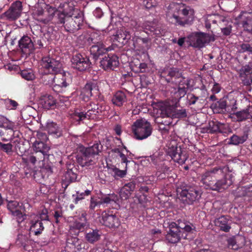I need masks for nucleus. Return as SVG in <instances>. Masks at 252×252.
<instances>
[{
    "label": "nucleus",
    "instance_id": "obj_11",
    "mask_svg": "<svg viewBox=\"0 0 252 252\" xmlns=\"http://www.w3.org/2000/svg\"><path fill=\"white\" fill-rule=\"evenodd\" d=\"M41 65L43 73L46 74H57L61 71L62 64L61 63L50 56L42 58Z\"/></svg>",
    "mask_w": 252,
    "mask_h": 252
},
{
    "label": "nucleus",
    "instance_id": "obj_63",
    "mask_svg": "<svg viewBox=\"0 0 252 252\" xmlns=\"http://www.w3.org/2000/svg\"><path fill=\"white\" fill-rule=\"evenodd\" d=\"M144 2L147 9H150L156 5L155 0H145Z\"/></svg>",
    "mask_w": 252,
    "mask_h": 252
},
{
    "label": "nucleus",
    "instance_id": "obj_26",
    "mask_svg": "<svg viewBox=\"0 0 252 252\" xmlns=\"http://www.w3.org/2000/svg\"><path fill=\"white\" fill-rule=\"evenodd\" d=\"M22 10V2L17 0L11 4L9 9L4 13V14L7 19L15 20L20 16Z\"/></svg>",
    "mask_w": 252,
    "mask_h": 252
},
{
    "label": "nucleus",
    "instance_id": "obj_57",
    "mask_svg": "<svg viewBox=\"0 0 252 252\" xmlns=\"http://www.w3.org/2000/svg\"><path fill=\"white\" fill-rule=\"evenodd\" d=\"M5 104L8 109H14L18 105V103L16 101L11 99H5Z\"/></svg>",
    "mask_w": 252,
    "mask_h": 252
},
{
    "label": "nucleus",
    "instance_id": "obj_55",
    "mask_svg": "<svg viewBox=\"0 0 252 252\" xmlns=\"http://www.w3.org/2000/svg\"><path fill=\"white\" fill-rule=\"evenodd\" d=\"M149 189V188L146 186H142L140 187L139 191H140V193H141L143 194L144 198V200L140 198L139 199V201L141 203H142L143 202L147 201V195L145 193L148 192Z\"/></svg>",
    "mask_w": 252,
    "mask_h": 252
},
{
    "label": "nucleus",
    "instance_id": "obj_30",
    "mask_svg": "<svg viewBox=\"0 0 252 252\" xmlns=\"http://www.w3.org/2000/svg\"><path fill=\"white\" fill-rule=\"evenodd\" d=\"M78 169L73 164L69 165L64 175V184L66 189L69 184L76 181L77 178Z\"/></svg>",
    "mask_w": 252,
    "mask_h": 252
},
{
    "label": "nucleus",
    "instance_id": "obj_25",
    "mask_svg": "<svg viewBox=\"0 0 252 252\" xmlns=\"http://www.w3.org/2000/svg\"><path fill=\"white\" fill-rule=\"evenodd\" d=\"M32 149L40 152L46 155V159L50 162H54V156L51 152L50 147L47 143L35 141L33 143Z\"/></svg>",
    "mask_w": 252,
    "mask_h": 252
},
{
    "label": "nucleus",
    "instance_id": "obj_28",
    "mask_svg": "<svg viewBox=\"0 0 252 252\" xmlns=\"http://www.w3.org/2000/svg\"><path fill=\"white\" fill-rule=\"evenodd\" d=\"M228 126L216 120L209 121L207 127V132L210 133H226Z\"/></svg>",
    "mask_w": 252,
    "mask_h": 252
},
{
    "label": "nucleus",
    "instance_id": "obj_61",
    "mask_svg": "<svg viewBox=\"0 0 252 252\" xmlns=\"http://www.w3.org/2000/svg\"><path fill=\"white\" fill-rule=\"evenodd\" d=\"M126 168H125V170H120L117 168H115L113 169L115 176L120 178L124 177L126 174Z\"/></svg>",
    "mask_w": 252,
    "mask_h": 252
},
{
    "label": "nucleus",
    "instance_id": "obj_33",
    "mask_svg": "<svg viewBox=\"0 0 252 252\" xmlns=\"http://www.w3.org/2000/svg\"><path fill=\"white\" fill-rule=\"evenodd\" d=\"M235 195L237 197H247L249 201H252V184L238 188Z\"/></svg>",
    "mask_w": 252,
    "mask_h": 252
},
{
    "label": "nucleus",
    "instance_id": "obj_7",
    "mask_svg": "<svg viewBox=\"0 0 252 252\" xmlns=\"http://www.w3.org/2000/svg\"><path fill=\"white\" fill-rule=\"evenodd\" d=\"M134 138L138 140L147 138L151 135L153 127L151 123L145 119L136 120L131 126Z\"/></svg>",
    "mask_w": 252,
    "mask_h": 252
},
{
    "label": "nucleus",
    "instance_id": "obj_35",
    "mask_svg": "<svg viewBox=\"0 0 252 252\" xmlns=\"http://www.w3.org/2000/svg\"><path fill=\"white\" fill-rule=\"evenodd\" d=\"M56 75V76L53 79V81L55 83L54 89L58 88H65L69 85V79H67L65 73L63 74L58 73Z\"/></svg>",
    "mask_w": 252,
    "mask_h": 252
},
{
    "label": "nucleus",
    "instance_id": "obj_54",
    "mask_svg": "<svg viewBox=\"0 0 252 252\" xmlns=\"http://www.w3.org/2000/svg\"><path fill=\"white\" fill-rule=\"evenodd\" d=\"M137 182L135 180L131 181L128 183L125 184L123 188L126 189H127L131 193H132L136 188Z\"/></svg>",
    "mask_w": 252,
    "mask_h": 252
},
{
    "label": "nucleus",
    "instance_id": "obj_2",
    "mask_svg": "<svg viewBox=\"0 0 252 252\" xmlns=\"http://www.w3.org/2000/svg\"><path fill=\"white\" fill-rule=\"evenodd\" d=\"M169 231L166 235V241L170 243L175 244L183 238L189 239V234L196 231L195 227L193 224L185 219H179L176 222L172 221L169 223Z\"/></svg>",
    "mask_w": 252,
    "mask_h": 252
},
{
    "label": "nucleus",
    "instance_id": "obj_53",
    "mask_svg": "<svg viewBox=\"0 0 252 252\" xmlns=\"http://www.w3.org/2000/svg\"><path fill=\"white\" fill-rule=\"evenodd\" d=\"M12 148L13 146L11 143L4 144L0 141V151L6 153L7 155L12 153Z\"/></svg>",
    "mask_w": 252,
    "mask_h": 252
},
{
    "label": "nucleus",
    "instance_id": "obj_20",
    "mask_svg": "<svg viewBox=\"0 0 252 252\" xmlns=\"http://www.w3.org/2000/svg\"><path fill=\"white\" fill-rule=\"evenodd\" d=\"M168 154L176 162L180 164H184L188 158V156L181 147L172 146L168 151Z\"/></svg>",
    "mask_w": 252,
    "mask_h": 252
},
{
    "label": "nucleus",
    "instance_id": "obj_29",
    "mask_svg": "<svg viewBox=\"0 0 252 252\" xmlns=\"http://www.w3.org/2000/svg\"><path fill=\"white\" fill-rule=\"evenodd\" d=\"M240 24L249 32H252V13L242 12L239 15Z\"/></svg>",
    "mask_w": 252,
    "mask_h": 252
},
{
    "label": "nucleus",
    "instance_id": "obj_46",
    "mask_svg": "<svg viewBox=\"0 0 252 252\" xmlns=\"http://www.w3.org/2000/svg\"><path fill=\"white\" fill-rule=\"evenodd\" d=\"M17 126L18 124H16L15 123L7 120V122L1 126V128L0 129V136H5L7 130H9V131H12L13 129H17Z\"/></svg>",
    "mask_w": 252,
    "mask_h": 252
},
{
    "label": "nucleus",
    "instance_id": "obj_15",
    "mask_svg": "<svg viewBox=\"0 0 252 252\" xmlns=\"http://www.w3.org/2000/svg\"><path fill=\"white\" fill-rule=\"evenodd\" d=\"M83 17L81 13L65 18V23L63 24L64 29L67 32H74L80 29L83 24Z\"/></svg>",
    "mask_w": 252,
    "mask_h": 252
},
{
    "label": "nucleus",
    "instance_id": "obj_6",
    "mask_svg": "<svg viewBox=\"0 0 252 252\" xmlns=\"http://www.w3.org/2000/svg\"><path fill=\"white\" fill-rule=\"evenodd\" d=\"M85 43L88 45H92L90 51L93 58L96 60L99 57L109 50L102 42V38L100 34L96 32H92L86 37Z\"/></svg>",
    "mask_w": 252,
    "mask_h": 252
},
{
    "label": "nucleus",
    "instance_id": "obj_9",
    "mask_svg": "<svg viewBox=\"0 0 252 252\" xmlns=\"http://www.w3.org/2000/svg\"><path fill=\"white\" fill-rule=\"evenodd\" d=\"M158 112L161 118L171 117L182 119L187 117V113L185 109H178L171 105L168 102L160 101L158 103Z\"/></svg>",
    "mask_w": 252,
    "mask_h": 252
},
{
    "label": "nucleus",
    "instance_id": "obj_21",
    "mask_svg": "<svg viewBox=\"0 0 252 252\" xmlns=\"http://www.w3.org/2000/svg\"><path fill=\"white\" fill-rule=\"evenodd\" d=\"M119 64V58L115 55L109 54L100 61V66L106 71L114 70Z\"/></svg>",
    "mask_w": 252,
    "mask_h": 252
},
{
    "label": "nucleus",
    "instance_id": "obj_12",
    "mask_svg": "<svg viewBox=\"0 0 252 252\" xmlns=\"http://www.w3.org/2000/svg\"><path fill=\"white\" fill-rule=\"evenodd\" d=\"M7 208L11 212L12 215L15 217V219L19 224L26 219V211L23 203H20L15 200L8 201Z\"/></svg>",
    "mask_w": 252,
    "mask_h": 252
},
{
    "label": "nucleus",
    "instance_id": "obj_1",
    "mask_svg": "<svg viewBox=\"0 0 252 252\" xmlns=\"http://www.w3.org/2000/svg\"><path fill=\"white\" fill-rule=\"evenodd\" d=\"M228 167L216 166L206 171L201 176L200 182L206 189L222 192L231 186L233 181L225 173Z\"/></svg>",
    "mask_w": 252,
    "mask_h": 252
},
{
    "label": "nucleus",
    "instance_id": "obj_45",
    "mask_svg": "<svg viewBox=\"0 0 252 252\" xmlns=\"http://www.w3.org/2000/svg\"><path fill=\"white\" fill-rule=\"evenodd\" d=\"M73 120L78 123L80 125L81 123H83L84 120H87V116L85 114V110L82 109H76L71 116Z\"/></svg>",
    "mask_w": 252,
    "mask_h": 252
},
{
    "label": "nucleus",
    "instance_id": "obj_10",
    "mask_svg": "<svg viewBox=\"0 0 252 252\" xmlns=\"http://www.w3.org/2000/svg\"><path fill=\"white\" fill-rule=\"evenodd\" d=\"M160 77L164 79L167 83L175 84L181 83H189V81L183 76L182 72L177 68L172 67L169 69H164L159 72Z\"/></svg>",
    "mask_w": 252,
    "mask_h": 252
},
{
    "label": "nucleus",
    "instance_id": "obj_59",
    "mask_svg": "<svg viewBox=\"0 0 252 252\" xmlns=\"http://www.w3.org/2000/svg\"><path fill=\"white\" fill-rule=\"evenodd\" d=\"M227 246L228 248L233 250H237L238 246L236 244L235 237H230L227 239Z\"/></svg>",
    "mask_w": 252,
    "mask_h": 252
},
{
    "label": "nucleus",
    "instance_id": "obj_5",
    "mask_svg": "<svg viewBox=\"0 0 252 252\" xmlns=\"http://www.w3.org/2000/svg\"><path fill=\"white\" fill-rule=\"evenodd\" d=\"M178 198L185 204L191 205L198 201L201 193L197 186L181 183L176 188Z\"/></svg>",
    "mask_w": 252,
    "mask_h": 252
},
{
    "label": "nucleus",
    "instance_id": "obj_41",
    "mask_svg": "<svg viewBox=\"0 0 252 252\" xmlns=\"http://www.w3.org/2000/svg\"><path fill=\"white\" fill-rule=\"evenodd\" d=\"M100 200L101 204H105L107 206L110 205L112 207H115V206L118 205L119 198L117 194L112 193L102 197Z\"/></svg>",
    "mask_w": 252,
    "mask_h": 252
},
{
    "label": "nucleus",
    "instance_id": "obj_27",
    "mask_svg": "<svg viewBox=\"0 0 252 252\" xmlns=\"http://www.w3.org/2000/svg\"><path fill=\"white\" fill-rule=\"evenodd\" d=\"M214 222L215 225L221 231L228 232L231 228L232 220L228 216L222 215L216 218Z\"/></svg>",
    "mask_w": 252,
    "mask_h": 252
},
{
    "label": "nucleus",
    "instance_id": "obj_47",
    "mask_svg": "<svg viewBox=\"0 0 252 252\" xmlns=\"http://www.w3.org/2000/svg\"><path fill=\"white\" fill-rule=\"evenodd\" d=\"M33 42L34 45V50L35 49H41L46 45V37L44 34H41L39 36L36 35L33 37Z\"/></svg>",
    "mask_w": 252,
    "mask_h": 252
},
{
    "label": "nucleus",
    "instance_id": "obj_51",
    "mask_svg": "<svg viewBox=\"0 0 252 252\" xmlns=\"http://www.w3.org/2000/svg\"><path fill=\"white\" fill-rule=\"evenodd\" d=\"M100 205H101V200H99L96 196H91L89 206V211L91 213L94 212L95 208Z\"/></svg>",
    "mask_w": 252,
    "mask_h": 252
},
{
    "label": "nucleus",
    "instance_id": "obj_64",
    "mask_svg": "<svg viewBox=\"0 0 252 252\" xmlns=\"http://www.w3.org/2000/svg\"><path fill=\"white\" fill-rule=\"evenodd\" d=\"M77 194H79V196L82 198V199H84L86 196H89L91 194L92 190L86 189L84 192H80L79 191H76Z\"/></svg>",
    "mask_w": 252,
    "mask_h": 252
},
{
    "label": "nucleus",
    "instance_id": "obj_31",
    "mask_svg": "<svg viewBox=\"0 0 252 252\" xmlns=\"http://www.w3.org/2000/svg\"><path fill=\"white\" fill-rule=\"evenodd\" d=\"M86 244L77 237H72L68 240L67 247L73 249L72 252H77L82 251L84 252Z\"/></svg>",
    "mask_w": 252,
    "mask_h": 252
},
{
    "label": "nucleus",
    "instance_id": "obj_36",
    "mask_svg": "<svg viewBox=\"0 0 252 252\" xmlns=\"http://www.w3.org/2000/svg\"><path fill=\"white\" fill-rule=\"evenodd\" d=\"M114 40L117 41L123 45L126 44L131 38V33L123 29L118 30L115 35Z\"/></svg>",
    "mask_w": 252,
    "mask_h": 252
},
{
    "label": "nucleus",
    "instance_id": "obj_56",
    "mask_svg": "<svg viewBox=\"0 0 252 252\" xmlns=\"http://www.w3.org/2000/svg\"><path fill=\"white\" fill-rule=\"evenodd\" d=\"M37 139L35 141H39V142L45 143L48 141V137L47 134L45 132L38 131L36 134Z\"/></svg>",
    "mask_w": 252,
    "mask_h": 252
},
{
    "label": "nucleus",
    "instance_id": "obj_42",
    "mask_svg": "<svg viewBox=\"0 0 252 252\" xmlns=\"http://www.w3.org/2000/svg\"><path fill=\"white\" fill-rule=\"evenodd\" d=\"M112 101L114 105L122 106L126 101V94L122 91H118L113 96Z\"/></svg>",
    "mask_w": 252,
    "mask_h": 252
},
{
    "label": "nucleus",
    "instance_id": "obj_40",
    "mask_svg": "<svg viewBox=\"0 0 252 252\" xmlns=\"http://www.w3.org/2000/svg\"><path fill=\"white\" fill-rule=\"evenodd\" d=\"M228 107L226 99H220L214 104L212 105V108L215 113H224L227 111L226 108Z\"/></svg>",
    "mask_w": 252,
    "mask_h": 252
},
{
    "label": "nucleus",
    "instance_id": "obj_19",
    "mask_svg": "<svg viewBox=\"0 0 252 252\" xmlns=\"http://www.w3.org/2000/svg\"><path fill=\"white\" fill-rule=\"evenodd\" d=\"M100 92L98 86L94 82H89L82 89L81 96L84 101H88L91 97L99 96Z\"/></svg>",
    "mask_w": 252,
    "mask_h": 252
},
{
    "label": "nucleus",
    "instance_id": "obj_39",
    "mask_svg": "<svg viewBox=\"0 0 252 252\" xmlns=\"http://www.w3.org/2000/svg\"><path fill=\"white\" fill-rule=\"evenodd\" d=\"M40 104L44 109H50L56 105V100L52 95H45L41 97Z\"/></svg>",
    "mask_w": 252,
    "mask_h": 252
},
{
    "label": "nucleus",
    "instance_id": "obj_14",
    "mask_svg": "<svg viewBox=\"0 0 252 252\" xmlns=\"http://www.w3.org/2000/svg\"><path fill=\"white\" fill-rule=\"evenodd\" d=\"M89 225L87 219V214L82 212L81 215L74 217V221L70 226V231L71 233L78 235L80 232L86 230Z\"/></svg>",
    "mask_w": 252,
    "mask_h": 252
},
{
    "label": "nucleus",
    "instance_id": "obj_34",
    "mask_svg": "<svg viewBox=\"0 0 252 252\" xmlns=\"http://www.w3.org/2000/svg\"><path fill=\"white\" fill-rule=\"evenodd\" d=\"M101 234V231L97 229L89 228L86 230L85 238L89 243L94 244L100 240Z\"/></svg>",
    "mask_w": 252,
    "mask_h": 252
},
{
    "label": "nucleus",
    "instance_id": "obj_43",
    "mask_svg": "<svg viewBox=\"0 0 252 252\" xmlns=\"http://www.w3.org/2000/svg\"><path fill=\"white\" fill-rule=\"evenodd\" d=\"M44 227L43 223L38 219H34L31 221L30 230L35 235L41 234Z\"/></svg>",
    "mask_w": 252,
    "mask_h": 252
},
{
    "label": "nucleus",
    "instance_id": "obj_32",
    "mask_svg": "<svg viewBox=\"0 0 252 252\" xmlns=\"http://www.w3.org/2000/svg\"><path fill=\"white\" fill-rule=\"evenodd\" d=\"M252 115V106L249 105L246 109L234 113L232 118L240 122L250 119Z\"/></svg>",
    "mask_w": 252,
    "mask_h": 252
},
{
    "label": "nucleus",
    "instance_id": "obj_16",
    "mask_svg": "<svg viewBox=\"0 0 252 252\" xmlns=\"http://www.w3.org/2000/svg\"><path fill=\"white\" fill-rule=\"evenodd\" d=\"M216 38L215 35L209 34L203 32H196L190 39L191 44L195 48H202L206 43L214 41Z\"/></svg>",
    "mask_w": 252,
    "mask_h": 252
},
{
    "label": "nucleus",
    "instance_id": "obj_3",
    "mask_svg": "<svg viewBox=\"0 0 252 252\" xmlns=\"http://www.w3.org/2000/svg\"><path fill=\"white\" fill-rule=\"evenodd\" d=\"M193 10L182 4L174 5V13L167 15L168 21L177 26L184 27L191 24L193 21Z\"/></svg>",
    "mask_w": 252,
    "mask_h": 252
},
{
    "label": "nucleus",
    "instance_id": "obj_23",
    "mask_svg": "<svg viewBox=\"0 0 252 252\" xmlns=\"http://www.w3.org/2000/svg\"><path fill=\"white\" fill-rule=\"evenodd\" d=\"M239 74L244 85L250 86L252 85V63L242 66Z\"/></svg>",
    "mask_w": 252,
    "mask_h": 252
},
{
    "label": "nucleus",
    "instance_id": "obj_4",
    "mask_svg": "<svg viewBox=\"0 0 252 252\" xmlns=\"http://www.w3.org/2000/svg\"><path fill=\"white\" fill-rule=\"evenodd\" d=\"M103 146L99 141H95L92 146L79 148L76 156L77 162L82 167L94 165L96 161L95 157L102 151Z\"/></svg>",
    "mask_w": 252,
    "mask_h": 252
},
{
    "label": "nucleus",
    "instance_id": "obj_24",
    "mask_svg": "<svg viewBox=\"0 0 252 252\" xmlns=\"http://www.w3.org/2000/svg\"><path fill=\"white\" fill-rule=\"evenodd\" d=\"M45 159H46V155L42 152L33 150L32 148L30 153L26 157L22 158L24 162L27 164L31 163L33 165L43 161Z\"/></svg>",
    "mask_w": 252,
    "mask_h": 252
},
{
    "label": "nucleus",
    "instance_id": "obj_18",
    "mask_svg": "<svg viewBox=\"0 0 252 252\" xmlns=\"http://www.w3.org/2000/svg\"><path fill=\"white\" fill-rule=\"evenodd\" d=\"M135 27L134 29H136L137 32L142 31L145 34H149L151 35L152 38L154 36L160 37L164 35V32L163 30L159 27H155L151 26L149 23L145 22L142 24V26L137 25V23L134 22Z\"/></svg>",
    "mask_w": 252,
    "mask_h": 252
},
{
    "label": "nucleus",
    "instance_id": "obj_48",
    "mask_svg": "<svg viewBox=\"0 0 252 252\" xmlns=\"http://www.w3.org/2000/svg\"><path fill=\"white\" fill-rule=\"evenodd\" d=\"M247 134H244L241 136L233 134L230 138L229 143L233 145H238L244 143L248 139Z\"/></svg>",
    "mask_w": 252,
    "mask_h": 252
},
{
    "label": "nucleus",
    "instance_id": "obj_62",
    "mask_svg": "<svg viewBox=\"0 0 252 252\" xmlns=\"http://www.w3.org/2000/svg\"><path fill=\"white\" fill-rule=\"evenodd\" d=\"M221 87L220 85L218 83L215 82L211 89L212 94H218L221 90Z\"/></svg>",
    "mask_w": 252,
    "mask_h": 252
},
{
    "label": "nucleus",
    "instance_id": "obj_58",
    "mask_svg": "<svg viewBox=\"0 0 252 252\" xmlns=\"http://www.w3.org/2000/svg\"><path fill=\"white\" fill-rule=\"evenodd\" d=\"M132 193H131L127 189H126L124 188H122L120 191V196L122 200H126L130 196Z\"/></svg>",
    "mask_w": 252,
    "mask_h": 252
},
{
    "label": "nucleus",
    "instance_id": "obj_52",
    "mask_svg": "<svg viewBox=\"0 0 252 252\" xmlns=\"http://www.w3.org/2000/svg\"><path fill=\"white\" fill-rule=\"evenodd\" d=\"M36 219H39L42 222V220H49L48 211L44 208L40 211L38 212V215L35 216Z\"/></svg>",
    "mask_w": 252,
    "mask_h": 252
},
{
    "label": "nucleus",
    "instance_id": "obj_44",
    "mask_svg": "<svg viewBox=\"0 0 252 252\" xmlns=\"http://www.w3.org/2000/svg\"><path fill=\"white\" fill-rule=\"evenodd\" d=\"M189 85V83L187 84L183 83L180 84H178L177 90H176L174 93V97L178 99V101H179L181 98L185 96V95L187 94Z\"/></svg>",
    "mask_w": 252,
    "mask_h": 252
},
{
    "label": "nucleus",
    "instance_id": "obj_50",
    "mask_svg": "<svg viewBox=\"0 0 252 252\" xmlns=\"http://www.w3.org/2000/svg\"><path fill=\"white\" fill-rule=\"evenodd\" d=\"M20 74L22 78L27 81H33L35 79L34 72L31 68L21 70Z\"/></svg>",
    "mask_w": 252,
    "mask_h": 252
},
{
    "label": "nucleus",
    "instance_id": "obj_49",
    "mask_svg": "<svg viewBox=\"0 0 252 252\" xmlns=\"http://www.w3.org/2000/svg\"><path fill=\"white\" fill-rule=\"evenodd\" d=\"M135 30L133 39H135V40H140L143 44H147L151 41L152 38L151 35H149V34H146V35H145L142 33L143 32L142 31L137 32L135 29Z\"/></svg>",
    "mask_w": 252,
    "mask_h": 252
},
{
    "label": "nucleus",
    "instance_id": "obj_13",
    "mask_svg": "<svg viewBox=\"0 0 252 252\" xmlns=\"http://www.w3.org/2000/svg\"><path fill=\"white\" fill-rule=\"evenodd\" d=\"M71 62L72 67L79 71H84L92 67L89 58L84 54L76 53L73 55Z\"/></svg>",
    "mask_w": 252,
    "mask_h": 252
},
{
    "label": "nucleus",
    "instance_id": "obj_38",
    "mask_svg": "<svg viewBox=\"0 0 252 252\" xmlns=\"http://www.w3.org/2000/svg\"><path fill=\"white\" fill-rule=\"evenodd\" d=\"M46 129L49 134L52 135L56 138L60 137L63 134L61 127H60L56 123L53 122L49 121L47 122Z\"/></svg>",
    "mask_w": 252,
    "mask_h": 252
},
{
    "label": "nucleus",
    "instance_id": "obj_17",
    "mask_svg": "<svg viewBox=\"0 0 252 252\" xmlns=\"http://www.w3.org/2000/svg\"><path fill=\"white\" fill-rule=\"evenodd\" d=\"M99 221L102 225L110 228H118L120 225V220L115 214L106 211L102 212Z\"/></svg>",
    "mask_w": 252,
    "mask_h": 252
},
{
    "label": "nucleus",
    "instance_id": "obj_8",
    "mask_svg": "<svg viewBox=\"0 0 252 252\" xmlns=\"http://www.w3.org/2000/svg\"><path fill=\"white\" fill-rule=\"evenodd\" d=\"M54 12L53 13L54 16L57 17L58 20V23H64L65 18L81 13L79 10L74 7V5L72 1H65L61 3L58 7V9L56 7L50 6Z\"/></svg>",
    "mask_w": 252,
    "mask_h": 252
},
{
    "label": "nucleus",
    "instance_id": "obj_60",
    "mask_svg": "<svg viewBox=\"0 0 252 252\" xmlns=\"http://www.w3.org/2000/svg\"><path fill=\"white\" fill-rule=\"evenodd\" d=\"M240 52L252 53V47L249 43H242L240 45Z\"/></svg>",
    "mask_w": 252,
    "mask_h": 252
},
{
    "label": "nucleus",
    "instance_id": "obj_22",
    "mask_svg": "<svg viewBox=\"0 0 252 252\" xmlns=\"http://www.w3.org/2000/svg\"><path fill=\"white\" fill-rule=\"evenodd\" d=\"M18 46L23 54L30 55L34 51V45L31 38L27 35L23 36L18 41Z\"/></svg>",
    "mask_w": 252,
    "mask_h": 252
},
{
    "label": "nucleus",
    "instance_id": "obj_37",
    "mask_svg": "<svg viewBox=\"0 0 252 252\" xmlns=\"http://www.w3.org/2000/svg\"><path fill=\"white\" fill-rule=\"evenodd\" d=\"M205 99L201 96H196L193 93H188L187 95V104L189 106L196 105L198 107L202 106Z\"/></svg>",
    "mask_w": 252,
    "mask_h": 252
}]
</instances>
